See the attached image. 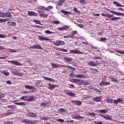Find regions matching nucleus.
Returning a JSON list of instances; mask_svg holds the SVG:
<instances>
[{
	"label": "nucleus",
	"instance_id": "1",
	"mask_svg": "<svg viewBox=\"0 0 124 124\" xmlns=\"http://www.w3.org/2000/svg\"><path fill=\"white\" fill-rule=\"evenodd\" d=\"M50 64H51L53 68H60L61 66H62V67H67V68H70V69H73L74 71L76 70V68L73 67H71L70 66L60 65L59 64H56L55 63H50Z\"/></svg>",
	"mask_w": 124,
	"mask_h": 124
},
{
	"label": "nucleus",
	"instance_id": "2",
	"mask_svg": "<svg viewBox=\"0 0 124 124\" xmlns=\"http://www.w3.org/2000/svg\"><path fill=\"white\" fill-rule=\"evenodd\" d=\"M21 123L25 124H35V122L29 119H22Z\"/></svg>",
	"mask_w": 124,
	"mask_h": 124
},
{
	"label": "nucleus",
	"instance_id": "3",
	"mask_svg": "<svg viewBox=\"0 0 124 124\" xmlns=\"http://www.w3.org/2000/svg\"><path fill=\"white\" fill-rule=\"evenodd\" d=\"M12 73L14 75H17V76H23L24 74L21 72H18L17 70L15 69H12Z\"/></svg>",
	"mask_w": 124,
	"mask_h": 124
},
{
	"label": "nucleus",
	"instance_id": "4",
	"mask_svg": "<svg viewBox=\"0 0 124 124\" xmlns=\"http://www.w3.org/2000/svg\"><path fill=\"white\" fill-rule=\"evenodd\" d=\"M53 7L52 6H48L47 7H45L43 6L40 7V9H42V10H45V11H50L51 9H53Z\"/></svg>",
	"mask_w": 124,
	"mask_h": 124
},
{
	"label": "nucleus",
	"instance_id": "5",
	"mask_svg": "<svg viewBox=\"0 0 124 124\" xmlns=\"http://www.w3.org/2000/svg\"><path fill=\"white\" fill-rule=\"evenodd\" d=\"M54 46H60V45H65V42L63 41L59 40L56 41V43H53Z\"/></svg>",
	"mask_w": 124,
	"mask_h": 124
},
{
	"label": "nucleus",
	"instance_id": "6",
	"mask_svg": "<svg viewBox=\"0 0 124 124\" xmlns=\"http://www.w3.org/2000/svg\"><path fill=\"white\" fill-rule=\"evenodd\" d=\"M87 63L90 66H96L97 64H99V63L97 62V61H96V62H94V61H90L88 62Z\"/></svg>",
	"mask_w": 124,
	"mask_h": 124
},
{
	"label": "nucleus",
	"instance_id": "7",
	"mask_svg": "<svg viewBox=\"0 0 124 124\" xmlns=\"http://www.w3.org/2000/svg\"><path fill=\"white\" fill-rule=\"evenodd\" d=\"M38 37L39 38L41 41H48L49 40H50V39H48L46 37H44L42 36L38 35Z\"/></svg>",
	"mask_w": 124,
	"mask_h": 124
},
{
	"label": "nucleus",
	"instance_id": "8",
	"mask_svg": "<svg viewBox=\"0 0 124 124\" xmlns=\"http://www.w3.org/2000/svg\"><path fill=\"white\" fill-rule=\"evenodd\" d=\"M27 116H28V118H35V117H36V113L34 112H28L27 114Z\"/></svg>",
	"mask_w": 124,
	"mask_h": 124
},
{
	"label": "nucleus",
	"instance_id": "9",
	"mask_svg": "<svg viewBox=\"0 0 124 124\" xmlns=\"http://www.w3.org/2000/svg\"><path fill=\"white\" fill-rule=\"evenodd\" d=\"M110 13H112V14H114L115 15H116L117 16H124V13H122L120 12H116L114 11H109Z\"/></svg>",
	"mask_w": 124,
	"mask_h": 124
},
{
	"label": "nucleus",
	"instance_id": "10",
	"mask_svg": "<svg viewBox=\"0 0 124 124\" xmlns=\"http://www.w3.org/2000/svg\"><path fill=\"white\" fill-rule=\"evenodd\" d=\"M70 53L71 54H84L83 52L79 51L78 49L71 50Z\"/></svg>",
	"mask_w": 124,
	"mask_h": 124
},
{
	"label": "nucleus",
	"instance_id": "11",
	"mask_svg": "<svg viewBox=\"0 0 124 124\" xmlns=\"http://www.w3.org/2000/svg\"><path fill=\"white\" fill-rule=\"evenodd\" d=\"M48 87L47 89H48L49 90H50L51 91H53V90H54V89L56 88V85L51 84V83H48Z\"/></svg>",
	"mask_w": 124,
	"mask_h": 124
},
{
	"label": "nucleus",
	"instance_id": "12",
	"mask_svg": "<svg viewBox=\"0 0 124 124\" xmlns=\"http://www.w3.org/2000/svg\"><path fill=\"white\" fill-rule=\"evenodd\" d=\"M100 98H101V96H97L93 98V101L94 102H100L101 101Z\"/></svg>",
	"mask_w": 124,
	"mask_h": 124
},
{
	"label": "nucleus",
	"instance_id": "13",
	"mask_svg": "<svg viewBox=\"0 0 124 124\" xmlns=\"http://www.w3.org/2000/svg\"><path fill=\"white\" fill-rule=\"evenodd\" d=\"M9 62H11L12 64H14L15 65H22L20 62H19L18 61H8Z\"/></svg>",
	"mask_w": 124,
	"mask_h": 124
},
{
	"label": "nucleus",
	"instance_id": "14",
	"mask_svg": "<svg viewBox=\"0 0 124 124\" xmlns=\"http://www.w3.org/2000/svg\"><path fill=\"white\" fill-rule=\"evenodd\" d=\"M28 15L29 16H37L38 14L37 13L34 12H31V11H28Z\"/></svg>",
	"mask_w": 124,
	"mask_h": 124
},
{
	"label": "nucleus",
	"instance_id": "15",
	"mask_svg": "<svg viewBox=\"0 0 124 124\" xmlns=\"http://www.w3.org/2000/svg\"><path fill=\"white\" fill-rule=\"evenodd\" d=\"M43 78H44L45 80H47V81H50V82H56V80H55V79H53V78H50L43 77Z\"/></svg>",
	"mask_w": 124,
	"mask_h": 124
},
{
	"label": "nucleus",
	"instance_id": "16",
	"mask_svg": "<svg viewBox=\"0 0 124 124\" xmlns=\"http://www.w3.org/2000/svg\"><path fill=\"white\" fill-rule=\"evenodd\" d=\"M67 29H68V27L67 26L65 25L62 27H59L58 28V31H65Z\"/></svg>",
	"mask_w": 124,
	"mask_h": 124
},
{
	"label": "nucleus",
	"instance_id": "17",
	"mask_svg": "<svg viewBox=\"0 0 124 124\" xmlns=\"http://www.w3.org/2000/svg\"><path fill=\"white\" fill-rule=\"evenodd\" d=\"M63 59L64 60H65L66 62H72L73 60V59L72 58H70L66 57H63Z\"/></svg>",
	"mask_w": 124,
	"mask_h": 124
},
{
	"label": "nucleus",
	"instance_id": "18",
	"mask_svg": "<svg viewBox=\"0 0 124 124\" xmlns=\"http://www.w3.org/2000/svg\"><path fill=\"white\" fill-rule=\"evenodd\" d=\"M113 4H114V5H116L117 6V7H124V5H121L120 3L117 1H113Z\"/></svg>",
	"mask_w": 124,
	"mask_h": 124
},
{
	"label": "nucleus",
	"instance_id": "19",
	"mask_svg": "<svg viewBox=\"0 0 124 124\" xmlns=\"http://www.w3.org/2000/svg\"><path fill=\"white\" fill-rule=\"evenodd\" d=\"M66 94H68V95H70V96H75V93L72 92H67V91L65 92Z\"/></svg>",
	"mask_w": 124,
	"mask_h": 124
},
{
	"label": "nucleus",
	"instance_id": "20",
	"mask_svg": "<svg viewBox=\"0 0 124 124\" xmlns=\"http://www.w3.org/2000/svg\"><path fill=\"white\" fill-rule=\"evenodd\" d=\"M83 118H84V117H83L80 115H75L73 117V119H76V120H81Z\"/></svg>",
	"mask_w": 124,
	"mask_h": 124
},
{
	"label": "nucleus",
	"instance_id": "21",
	"mask_svg": "<svg viewBox=\"0 0 124 124\" xmlns=\"http://www.w3.org/2000/svg\"><path fill=\"white\" fill-rule=\"evenodd\" d=\"M64 1H65V0H60V1L57 2V5H58L59 6H62Z\"/></svg>",
	"mask_w": 124,
	"mask_h": 124
},
{
	"label": "nucleus",
	"instance_id": "22",
	"mask_svg": "<svg viewBox=\"0 0 124 124\" xmlns=\"http://www.w3.org/2000/svg\"><path fill=\"white\" fill-rule=\"evenodd\" d=\"M61 11L62 12V13H63V14H64V15H68L69 14H71V12L66 11L65 10H61Z\"/></svg>",
	"mask_w": 124,
	"mask_h": 124
},
{
	"label": "nucleus",
	"instance_id": "23",
	"mask_svg": "<svg viewBox=\"0 0 124 124\" xmlns=\"http://www.w3.org/2000/svg\"><path fill=\"white\" fill-rule=\"evenodd\" d=\"M111 81H112V82H113L114 83H119L120 82V81H119L118 79H117V78L112 77L110 78Z\"/></svg>",
	"mask_w": 124,
	"mask_h": 124
},
{
	"label": "nucleus",
	"instance_id": "24",
	"mask_svg": "<svg viewBox=\"0 0 124 124\" xmlns=\"http://www.w3.org/2000/svg\"><path fill=\"white\" fill-rule=\"evenodd\" d=\"M35 100V98L34 96H31L29 99H28L27 100V101H34Z\"/></svg>",
	"mask_w": 124,
	"mask_h": 124
},
{
	"label": "nucleus",
	"instance_id": "25",
	"mask_svg": "<svg viewBox=\"0 0 124 124\" xmlns=\"http://www.w3.org/2000/svg\"><path fill=\"white\" fill-rule=\"evenodd\" d=\"M97 111L102 114H105V113H107V112H108L107 109L98 110Z\"/></svg>",
	"mask_w": 124,
	"mask_h": 124
},
{
	"label": "nucleus",
	"instance_id": "26",
	"mask_svg": "<svg viewBox=\"0 0 124 124\" xmlns=\"http://www.w3.org/2000/svg\"><path fill=\"white\" fill-rule=\"evenodd\" d=\"M106 100H107V102L108 103H110V104H112V103H113V101H114V100H113L112 98H109L108 99H107Z\"/></svg>",
	"mask_w": 124,
	"mask_h": 124
},
{
	"label": "nucleus",
	"instance_id": "27",
	"mask_svg": "<svg viewBox=\"0 0 124 124\" xmlns=\"http://www.w3.org/2000/svg\"><path fill=\"white\" fill-rule=\"evenodd\" d=\"M85 76V75H79V74H77L74 76V77L76 78H83Z\"/></svg>",
	"mask_w": 124,
	"mask_h": 124
},
{
	"label": "nucleus",
	"instance_id": "28",
	"mask_svg": "<svg viewBox=\"0 0 124 124\" xmlns=\"http://www.w3.org/2000/svg\"><path fill=\"white\" fill-rule=\"evenodd\" d=\"M2 73L5 76H9L10 75V73L9 72H7L5 70L2 71Z\"/></svg>",
	"mask_w": 124,
	"mask_h": 124
},
{
	"label": "nucleus",
	"instance_id": "29",
	"mask_svg": "<svg viewBox=\"0 0 124 124\" xmlns=\"http://www.w3.org/2000/svg\"><path fill=\"white\" fill-rule=\"evenodd\" d=\"M25 87L26 89H29V90H31V89L34 90V87L33 86H31L30 85H25Z\"/></svg>",
	"mask_w": 124,
	"mask_h": 124
},
{
	"label": "nucleus",
	"instance_id": "30",
	"mask_svg": "<svg viewBox=\"0 0 124 124\" xmlns=\"http://www.w3.org/2000/svg\"><path fill=\"white\" fill-rule=\"evenodd\" d=\"M12 16V15H11V14H10V13L9 12L5 13V18L6 17H10Z\"/></svg>",
	"mask_w": 124,
	"mask_h": 124
},
{
	"label": "nucleus",
	"instance_id": "31",
	"mask_svg": "<svg viewBox=\"0 0 124 124\" xmlns=\"http://www.w3.org/2000/svg\"><path fill=\"white\" fill-rule=\"evenodd\" d=\"M35 49H39V50H42V47L40 45H35Z\"/></svg>",
	"mask_w": 124,
	"mask_h": 124
},
{
	"label": "nucleus",
	"instance_id": "32",
	"mask_svg": "<svg viewBox=\"0 0 124 124\" xmlns=\"http://www.w3.org/2000/svg\"><path fill=\"white\" fill-rule=\"evenodd\" d=\"M45 33H47V34H54L56 33V32L51 31L49 30H46L45 31Z\"/></svg>",
	"mask_w": 124,
	"mask_h": 124
},
{
	"label": "nucleus",
	"instance_id": "33",
	"mask_svg": "<svg viewBox=\"0 0 124 124\" xmlns=\"http://www.w3.org/2000/svg\"><path fill=\"white\" fill-rule=\"evenodd\" d=\"M9 19L7 18H0V23H4V22H7Z\"/></svg>",
	"mask_w": 124,
	"mask_h": 124
},
{
	"label": "nucleus",
	"instance_id": "34",
	"mask_svg": "<svg viewBox=\"0 0 124 124\" xmlns=\"http://www.w3.org/2000/svg\"><path fill=\"white\" fill-rule=\"evenodd\" d=\"M104 119H105V120H108L109 121H111L112 120L111 117L108 115L105 116Z\"/></svg>",
	"mask_w": 124,
	"mask_h": 124
},
{
	"label": "nucleus",
	"instance_id": "35",
	"mask_svg": "<svg viewBox=\"0 0 124 124\" xmlns=\"http://www.w3.org/2000/svg\"><path fill=\"white\" fill-rule=\"evenodd\" d=\"M81 84H82V85H84V86H88V85H89V83L85 81V80H81Z\"/></svg>",
	"mask_w": 124,
	"mask_h": 124
},
{
	"label": "nucleus",
	"instance_id": "36",
	"mask_svg": "<svg viewBox=\"0 0 124 124\" xmlns=\"http://www.w3.org/2000/svg\"><path fill=\"white\" fill-rule=\"evenodd\" d=\"M21 100H24L25 101H27L28 100V96H23L20 98Z\"/></svg>",
	"mask_w": 124,
	"mask_h": 124
},
{
	"label": "nucleus",
	"instance_id": "37",
	"mask_svg": "<svg viewBox=\"0 0 124 124\" xmlns=\"http://www.w3.org/2000/svg\"><path fill=\"white\" fill-rule=\"evenodd\" d=\"M97 49H98V47H97V46H91V50H92L93 51H95V50H97Z\"/></svg>",
	"mask_w": 124,
	"mask_h": 124
},
{
	"label": "nucleus",
	"instance_id": "38",
	"mask_svg": "<svg viewBox=\"0 0 124 124\" xmlns=\"http://www.w3.org/2000/svg\"><path fill=\"white\" fill-rule=\"evenodd\" d=\"M39 14L40 16H44V11L42 10L38 11Z\"/></svg>",
	"mask_w": 124,
	"mask_h": 124
},
{
	"label": "nucleus",
	"instance_id": "39",
	"mask_svg": "<svg viewBox=\"0 0 124 124\" xmlns=\"http://www.w3.org/2000/svg\"><path fill=\"white\" fill-rule=\"evenodd\" d=\"M0 17L2 18H5V13L0 12Z\"/></svg>",
	"mask_w": 124,
	"mask_h": 124
},
{
	"label": "nucleus",
	"instance_id": "40",
	"mask_svg": "<svg viewBox=\"0 0 124 124\" xmlns=\"http://www.w3.org/2000/svg\"><path fill=\"white\" fill-rule=\"evenodd\" d=\"M77 33H78V32H77V31H73L72 32V34H71L72 38L75 35V34H77Z\"/></svg>",
	"mask_w": 124,
	"mask_h": 124
},
{
	"label": "nucleus",
	"instance_id": "41",
	"mask_svg": "<svg viewBox=\"0 0 124 124\" xmlns=\"http://www.w3.org/2000/svg\"><path fill=\"white\" fill-rule=\"evenodd\" d=\"M73 82L76 83V84H78L79 82H81V80L75 78L73 79Z\"/></svg>",
	"mask_w": 124,
	"mask_h": 124
},
{
	"label": "nucleus",
	"instance_id": "42",
	"mask_svg": "<svg viewBox=\"0 0 124 124\" xmlns=\"http://www.w3.org/2000/svg\"><path fill=\"white\" fill-rule=\"evenodd\" d=\"M15 104L16 105H20V106L26 105V104L23 102L15 103Z\"/></svg>",
	"mask_w": 124,
	"mask_h": 124
},
{
	"label": "nucleus",
	"instance_id": "43",
	"mask_svg": "<svg viewBox=\"0 0 124 124\" xmlns=\"http://www.w3.org/2000/svg\"><path fill=\"white\" fill-rule=\"evenodd\" d=\"M34 23H35V24H37L38 25H42L41 24V22H40V21H39V20H37L35 19V20H34Z\"/></svg>",
	"mask_w": 124,
	"mask_h": 124
},
{
	"label": "nucleus",
	"instance_id": "44",
	"mask_svg": "<svg viewBox=\"0 0 124 124\" xmlns=\"http://www.w3.org/2000/svg\"><path fill=\"white\" fill-rule=\"evenodd\" d=\"M76 24H77V26L79 27V28H80V29H84V25L82 24H79L78 23H77Z\"/></svg>",
	"mask_w": 124,
	"mask_h": 124
},
{
	"label": "nucleus",
	"instance_id": "45",
	"mask_svg": "<svg viewBox=\"0 0 124 124\" xmlns=\"http://www.w3.org/2000/svg\"><path fill=\"white\" fill-rule=\"evenodd\" d=\"M13 114H15V112H7L5 113L6 116H10V115H12Z\"/></svg>",
	"mask_w": 124,
	"mask_h": 124
},
{
	"label": "nucleus",
	"instance_id": "46",
	"mask_svg": "<svg viewBox=\"0 0 124 124\" xmlns=\"http://www.w3.org/2000/svg\"><path fill=\"white\" fill-rule=\"evenodd\" d=\"M52 23L53 24H55V25H59V24H60L61 22H60V21L55 20L52 21Z\"/></svg>",
	"mask_w": 124,
	"mask_h": 124
},
{
	"label": "nucleus",
	"instance_id": "47",
	"mask_svg": "<svg viewBox=\"0 0 124 124\" xmlns=\"http://www.w3.org/2000/svg\"><path fill=\"white\" fill-rule=\"evenodd\" d=\"M107 39L106 38H99V41H101L102 42H104L105 40H106Z\"/></svg>",
	"mask_w": 124,
	"mask_h": 124
},
{
	"label": "nucleus",
	"instance_id": "48",
	"mask_svg": "<svg viewBox=\"0 0 124 124\" xmlns=\"http://www.w3.org/2000/svg\"><path fill=\"white\" fill-rule=\"evenodd\" d=\"M64 38H72L71 34H67L66 36H64Z\"/></svg>",
	"mask_w": 124,
	"mask_h": 124
},
{
	"label": "nucleus",
	"instance_id": "49",
	"mask_svg": "<svg viewBox=\"0 0 124 124\" xmlns=\"http://www.w3.org/2000/svg\"><path fill=\"white\" fill-rule=\"evenodd\" d=\"M111 21H115V20H120V17H114L111 18Z\"/></svg>",
	"mask_w": 124,
	"mask_h": 124
},
{
	"label": "nucleus",
	"instance_id": "50",
	"mask_svg": "<svg viewBox=\"0 0 124 124\" xmlns=\"http://www.w3.org/2000/svg\"><path fill=\"white\" fill-rule=\"evenodd\" d=\"M58 112H60L61 113H63V112H65V109H64L63 108H60V109H58Z\"/></svg>",
	"mask_w": 124,
	"mask_h": 124
},
{
	"label": "nucleus",
	"instance_id": "51",
	"mask_svg": "<svg viewBox=\"0 0 124 124\" xmlns=\"http://www.w3.org/2000/svg\"><path fill=\"white\" fill-rule=\"evenodd\" d=\"M88 114L89 116H90V117H92V116H93V117H94V116H95V113H94L88 112Z\"/></svg>",
	"mask_w": 124,
	"mask_h": 124
},
{
	"label": "nucleus",
	"instance_id": "52",
	"mask_svg": "<svg viewBox=\"0 0 124 124\" xmlns=\"http://www.w3.org/2000/svg\"><path fill=\"white\" fill-rule=\"evenodd\" d=\"M80 2L83 4H86V3H87V1L86 0H80Z\"/></svg>",
	"mask_w": 124,
	"mask_h": 124
},
{
	"label": "nucleus",
	"instance_id": "53",
	"mask_svg": "<svg viewBox=\"0 0 124 124\" xmlns=\"http://www.w3.org/2000/svg\"><path fill=\"white\" fill-rule=\"evenodd\" d=\"M9 26H16V22H12L10 23V24L9 25Z\"/></svg>",
	"mask_w": 124,
	"mask_h": 124
},
{
	"label": "nucleus",
	"instance_id": "54",
	"mask_svg": "<svg viewBox=\"0 0 124 124\" xmlns=\"http://www.w3.org/2000/svg\"><path fill=\"white\" fill-rule=\"evenodd\" d=\"M99 86H105V82L104 81H101L99 83Z\"/></svg>",
	"mask_w": 124,
	"mask_h": 124
},
{
	"label": "nucleus",
	"instance_id": "55",
	"mask_svg": "<svg viewBox=\"0 0 124 124\" xmlns=\"http://www.w3.org/2000/svg\"><path fill=\"white\" fill-rule=\"evenodd\" d=\"M92 89L95 91V92H97V93H101L100 90H98L97 88H93Z\"/></svg>",
	"mask_w": 124,
	"mask_h": 124
},
{
	"label": "nucleus",
	"instance_id": "56",
	"mask_svg": "<svg viewBox=\"0 0 124 124\" xmlns=\"http://www.w3.org/2000/svg\"><path fill=\"white\" fill-rule=\"evenodd\" d=\"M94 124H103V122H96V121H94L93 122Z\"/></svg>",
	"mask_w": 124,
	"mask_h": 124
},
{
	"label": "nucleus",
	"instance_id": "57",
	"mask_svg": "<svg viewBox=\"0 0 124 124\" xmlns=\"http://www.w3.org/2000/svg\"><path fill=\"white\" fill-rule=\"evenodd\" d=\"M82 104V102L80 101H77V105L78 106H80Z\"/></svg>",
	"mask_w": 124,
	"mask_h": 124
},
{
	"label": "nucleus",
	"instance_id": "58",
	"mask_svg": "<svg viewBox=\"0 0 124 124\" xmlns=\"http://www.w3.org/2000/svg\"><path fill=\"white\" fill-rule=\"evenodd\" d=\"M7 50H8L9 52H12L13 53H15V52H16V50H13V49H11V48L8 49Z\"/></svg>",
	"mask_w": 124,
	"mask_h": 124
},
{
	"label": "nucleus",
	"instance_id": "59",
	"mask_svg": "<svg viewBox=\"0 0 124 124\" xmlns=\"http://www.w3.org/2000/svg\"><path fill=\"white\" fill-rule=\"evenodd\" d=\"M117 101L119 103H121V102H123V101H124V99L118 98L117 99Z\"/></svg>",
	"mask_w": 124,
	"mask_h": 124
},
{
	"label": "nucleus",
	"instance_id": "60",
	"mask_svg": "<svg viewBox=\"0 0 124 124\" xmlns=\"http://www.w3.org/2000/svg\"><path fill=\"white\" fill-rule=\"evenodd\" d=\"M41 120H44V121H46L47 120H48L49 119L48 118V117H43L42 118H40Z\"/></svg>",
	"mask_w": 124,
	"mask_h": 124
},
{
	"label": "nucleus",
	"instance_id": "61",
	"mask_svg": "<svg viewBox=\"0 0 124 124\" xmlns=\"http://www.w3.org/2000/svg\"><path fill=\"white\" fill-rule=\"evenodd\" d=\"M113 15H110L109 14H108L107 16L108 18H109V19H110V18H112V17H113Z\"/></svg>",
	"mask_w": 124,
	"mask_h": 124
},
{
	"label": "nucleus",
	"instance_id": "62",
	"mask_svg": "<svg viewBox=\"0 0 124 124\" xmlns=\"http://www.w3.org/2000/svg\"><path fill=\"white\" fill-rule=\"evenodd\" d=\"M117 53H119V54H123V55H124V50H122V51L117 50Z\"/></svg>",
	"mask_w": 124,
	"mask_h": 124
},
{
	"label": "nucleus",
	"instance_id": "63",
	"mask_svg": "<svg viewBox=\"0 0 124 124\" xmlns=\"http://www.w3.org/2000/svg\"><path fill=\"white\" fill-rule=\"evenodd\" d=\"M29 49H35V45L29 47Z\"/></svg>",
	"mask_w": 124,
	"mask_h": 124
},
{
	"label": "nucleus",
	"instance_id": "64",
	"mask_svg": "<svg viewBox=\"0 0 124 124\" xmlns=\"http://www.w3.org/2000/svg\"><path fill=\"white\" fill-rule=\"evenodd\" d=\"M13 122H10V121H9V122H4V124H12V123H13Z\"/></svg>",
	"mask_w": 124,
	"mask_h": 124
}]
</instances>
